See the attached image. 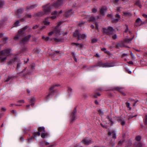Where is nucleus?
I'll list each match as a JSON object with an SVG mask.
<instances>
[{
	"mask_svg": "<svg viewBox=\"0 0 147 147\" xmlns=\"http://www.w3.org/2000/svg\"><path fill=\"white\" fill-rule=\"evenodd\" d=\"M58 86V85H53L50 88L49 92L52 94V93H53L54 92V89L55 87Z\"/></svg>",
	"mask_w": 147,
	"mask_h": 147,
	"instance_id": "6ab92c4d",
	"label": "nucleus"
},
{
	"mask_svg": "<svg viewBox=\"0 0 147 147\" xmlns=\"http://www.w3.org/2000/svg\"><path fill=\"white\" fill-rule=\"evenodd\" d=\"M97 11V10L96 8H94L92 9V12L94 13H96Z\"/></svg>",
	"mask_w": 147,
	"mask_h": 147,
	"instance_id": "4d7b16f0",
	"label": "nucleus"
},
{
	"mask_svg": "<svg viewBox=\"0 0 147 147\" xmlns=\"http://www.w3.org/2000/svg\"><path fill=\"white\" fill-rule=\"evenodd\" d=\"M125 104L128 108H129L130 109H131V107H130V104L129 102H126L125 103Z\"/></svg>",
	"mask_w": 147,
	"mask_h": 147,
	"instance_id": "e433bc0d",
	"label": "nucleus"
},
{
	"mask_svg": "<svg viewBox=\"0 0 147 147\" xmlns=\"http://www.w3.org/2000/svg\"><path fill=\"white\" fill-rule=\"evenodd\" d=\"M107 9L106 7H103L101 8L100 10V13L104 15V13L106 11Z\"/></svg>",
	"mask_w": 147,
	"mask_h": 147,
	"instance_id": "4468645a",
	"label": "nucleus"
},
{
	"mask_svg": "<svg viewBox=\"0 0 147 147\" xmlns=\"http://www.w3.org/2000/svg\"><path fill=\"white\" fill-rule=\"evenodd\" d=\"M1 110L2 111H6V109L5 107H3L1 109Z\"/></svg>",
	"mask_w": 147,
	"mask_h": 147,
	"instance_id": "69168bd1",
	"label": "nucleus"
},
{
	"mask_svg": "<svg viewBox=\"0 0 147 147\" xmlns=\"http://www.w3.org/2000/svg\"><path fill=\"white\" fill-rule=\"evenodd\" d=\"M82 142L86 145H88L91 143V140L88 138H85L82 141Z\"/></svg>",
	"mask_w": 147,
	"mask_h": 147,
	"instance_id": "9b49d317",
	"label": "nucleus"
},
{
	"mask_svg": "<svg viewBox=\"0 0 147 147\" xmlns=\"http://www.w3.org/2000/svg\"><path fill=\"white\" fill-rule=\"evenodd\" d=\"M143 16L144 18H147V15H146L145 14H143Z\"/></svg>",
	"mask_w": 147,
	"mask_h": 147,
	"instance_id": "774afa93",
	"label": "nucleus"
},
{
	"mask_svg": "<svg viewBox=\"0 0 147 147\" xmlns=\"http://www.w3.org/2000/svg\"><path fill=\"white\" fill-rule=\"evenodd\" d=\"M125 141L124 140L119 141L118 142V145L119 146L121 145L123 143H124Z\"/></svg>",
	"mask_w": 147,
	"mask_h": 147,
	"instance_id": "473e14b6",
	"label": "nucleus"
},
{
	"mask_svg": "<svg viewBox=\"0 0 147 147\" xmlns=\"http://www.w3.org/2000/svg\"><path fill=\"white\" fill-rule=\"evenodd\" d=\"M17 62V57H14L13 59L11 60L8 62L9 64Z\"/></svg>",
	"mask_w": 147,
	"mask_h": 147,
	"instance_id": "dca6fc26",
	"label": "nucleus"
},
{
	"mask_svg": "<svg viewBox=\"0 0 147 147\" xmlns=\"http://www.w3.org/2000/svg\"><path fill=\"white\" fill-rule=\"evenodd\" d=\"M32 17V16L30 14H28L26 15V18H30Z\"/></svg>",
	"mask_w": 147,
	"mask_h": 147,
	"instance_id": "4c0bfd02",
	"label": "nucleus"
},
{
	"mask_svg": "<svg viewBox=\"0 0 147 147\" xmlns=\"http://www.w3.org/2000/svg\"><path fill=\"white\" fill-rule=\"evenodd\" d=\"M114 30L112 27H109L107 28H104L103 29V32L104 33L110 35L112 34Z\"/></svg>",
	"mask_w": 147,
	"mask_h": 147,
	"instance_id": "0eeeda50",
	"label": "nucleus"
},
{
	"mask_svg": "<svg viewBox=\"0 0 147 147\" xmlns=\"http://www.w3.org/2000/svg\"><path fill=\"white\" fill-rule=\"evenodd\" d=\"M8 39V38L7 37H5V38H3V40L4 41V42H5Z\"/></svg>",
	"mask_w": 147,
	"mask_h": 147,
	"instance_id": "e2e57ef3",
	"label": "nucleus"
},
{
	"mask_svg": "<svg viewBox=\"0 0 147 147\" xmlns=\"http://www.w3.org/2000/svg\"><path fill=\"white\" fill-rule=\"evenodd\" d=\"M95 20V18L93 17H91L90 18V21H94Z\"/></svg>",
	"mask_w": 147,
	"mask_h": 147,
	"instance_id": "8fccbe9b",
	"label": "nucleus"
},
{
	"mask_svg": "<svg viewBox=\"0 0 147 147\" xmlns=\"http://www.w3.org/2000/svg\"><path fill=\"white\" fill-rule=\"evenodd\" d=\"M135 116H133L132 115H131L129 116V117H128L129 119H130L132 118H133V117H134Z\"/></svg>",
	"mask_w": 147,
	"mask_h": 147,
	"instance_id": "052dcab7",
	"label": "nucleus"
},
{
	"mask_svg": "<svg viewBox=\"0 0 147 147\" xmlns=\"http://www.w3.org/2000/svg\"><path fill=\"white\" fill-rule=\"evenodd\" d=\"M30 66L31 67L32 69L30 71L27 70L26 68H25L21 72H20V74L22 75L23 76H25L27 74H30L32 72L33 69L35 68V65L34 63H32L31 65Z\"/></svg>",
	"mask_w": 147,
	"mask_h": 147,
	"instance_id": "20e7f679",
	"label": "nucleus"
},
{
	"mask_svg": "<svg viewBox=\"0 0 147 147\" xmlns=\"http://www.w3.org/2000/svg\"><path fill=\"white\" fill-rule=\"evenodd\" d=\"M72 90L71 88H69L68 90V93L69 94H70L72 92Z\"/></svg>",
	"mask_w": 147,
	"mask_h": 147,
	"instance_id": "f704fd0d",
	"label": "nucleus"
},
{
	"mask_svg": "<svg viewBox=\"0 0 147 147\" xmlns=\"http://www.w3.org/2000/svg\"><path fill=\"white\" fill-rule=\"evenodd\" d=\"M54 33H55L54 32V31H52L49 33L48 34V35L49 36H51Z\"/></svg>",
	"mask_w": 147,
	"mask_h": 147,
	"instance_id": "864d4df0",
	"label": "nucleus"
},
{
	"mask_svg": "<svg viewBox=\"0 0 147 147\" xmlns=\"http://www.w3.org/2000/svg\"><path fill=\"white\" fill-rule=\"evenodd\" d=\"M18 39V34L16 35L14 37V40H17Z\"/></svg>",
	"mask_w": 147,
	"mask_h": 147,
	"instance_id": "72a5a7b5",
	"label": "nucleus"
},
{
	"mask_svg": "<svg viewBox=\"0 0 147 147\" xmlns=\"http://www.w3.org/2000/svg\"><path fill=\"white\" fill-rule=\"evenodd\" d=\"M125 47L123 43H119L117 45H116V47L117 48H119L120 47Z\"/></svg>",
	"mask_w": 147,
	"mask_h": 147,
	"instance_id": "5701e85b",
	"label": "nucleus"
},
{
	"mask_svg": "<svg viewBox=\"0 0 147 147\" xmlns=\"http://www.w3.org/2000/svg\"><path fill=\"white\" fill-rule=\"evenodd\" d=\"M24 101L23 100H21L19 101V106L21 105L20 104V103L21 104H23L24 103Z\"/></svg>",
	"mask_w": 147,
	"mask_h": 147,
	"instance_id": "a18cd8bd",
	"label": "nucleus"
},
{
	"mask_svg": "<svg viewBox=\"0 0 147 147\" xmlns=\"http://www.w3.org/2000/svg\"><path fill=\"white\" fill-rule=\"evenodd\" d=\"M76 112V110H74L71 114L70 119L71 122H73L76 119V117L75 116Z\"/></svg>",
	"mask_w": 147,
	"mask_h": 147,
	"instance_id": "1a4fd4ad",
	"label": "nucleus"
},
{
	"mask_svg": "<svg viewBox=\"0 0 147 147\" xmlns=\"http://www.w3.org/2000/svg\"><path fill=\"white\" fill-rule=\"evenodd\" d=\"M31 37V35H29L24 37L21 40L20 43L23 45L26 44L29 41V39Z\"/></svg>",
	"mask_w": 147,
	"mask_h": 147,
	"instance_id": "6e6552de",
	"label": "nucleus"
},
{
	"mask_svg": "<svg viewBox=\"0 0 147 147\" xmlns=\"http://www.w3.org/2000/svg\"><path fill=\"white\" fill-rule=\"evenodd\" d=\"M63 2V0H58L57 2L54 3L51 5L47 4L43 6V8L45 14H48L51 11V9H53V7L55 8H57L61 5Z\"/></svg>",
	"mask_w": 147,
	"mask_h": 147,
	"instance_id": "f257e3e1",
	"label": "nucleus"
},
{
	"mask_svg": "<svg viewBox=\"0 0 147 147\" xmlns=\"http://www.w3.org/2000/svg\"><path fill=\"white\" fill-rule=\"evenodd\" d=\"M72 10L70 9L67 11H66L64 14V15L67 17H68L71 16L72 13Z\"/></svg>",
	"mask_w": 147,
	"mask_h": 147,
	"instance_id": "f8f14e48",
	"label": "nucleus"
},
{
	"mask_svg": "<svg viewBox=\"0 0 147 147\" xmlns=\"http://www.w3.org/2000/svg\"><path fill=\"white\" fill-rule=\"evenodd\" d=\"M97 41V40L96 39H93L92 40V43H93L96 42Z\"/></svg>",
	"mask_w": 147,
	"mask_h": 147,
	"instance_id": "de8ad7c7",
	"label": "nucleus"
},
{
	"mask_svg": "<svg viewBox=\"0 0 147 147\" xmlns=\"http://www.w3.org/2000/svg\"><path fill=\"white\" fill-rule=\"evenodd\" d=\"M12 79V78L11 77H8V78H7V79H6L5 80V82H8V81H9V80H11V79Z\"/></svg>",
	"mask_w": 147,
	"mask_h": 147,
	"instance_id": "a19ab883",
	"label": "nucleus"
},
{
	"mask_svg": "<svg viewBox=\"0 0 147 147\" xmlns=\"http://www.w3.org/2000/svg\"><path fill=\"white\" fill-rule=\"evenodd\" d=\"M43 23L45 25H48L50 24V22L48 21V19H45L43 21Z\"/></svg>",
	"mask_w": 147,
	"mask_h": 147,
	"instance_id": "a878e982",
	"label": "nucleus"
},
{
	"mask_svg": "<svg viewBox=\"0 0 147 147\" xmlns=\"http://www.w3.org/2000/svg\"><path fill=\"white\" fill-rule=\"evenodd\" d=\"M74 36L75 37L78 36V40L84 39L86 37V35L84 34H81L79 33L78 30H76L74 32Z\"/></svg>",
	"mask_w": 147,
	"mask_h": 147,
	"instance_id": "39448f33",
	"label": "nucleus"
},
{
	"mask_svg": "<svg viewBox=\"0 0 147 147\" xmlns=\"http://www.w3.org/2000/svg\"><path fill=\"white\" fill-rule=\"evenodd\" d=\"M40 134V133L39 131L34 132L33 134V138H35L37 136H39Z\"/></svg>",
	"mask_w": 147,
	"mask_h": 147,
	"instance_id": "aec40b11",
	"label": "nucleus"
},
{
	"mask_svg": "<svg viewBox=\"0 0 147 147\" xmlns=\"http://www.w3.org/2000/svg\"><path fill=\"white\" fill-rule=\"evenodd\" d=\"M115 66V64L113 63H103L101 61L98 62L96 65H94L92 67H90V69L91 68H94L96 67H113Z\"/></svg>",
	"mask_w": 147,
	"mask_h": 147,
	"instance_id": "f03ea898",
	"label": "nucleus"
},
{
	"mask_svg": "<svg viewBox=\"0 0 147 147\" xmlns=\"http://www.w3.org/2000/svg\"><path fill=\"white\" fill-rule=\"evenodd\" d=\"M144 123L146 125H147V115L146 116V118L145 119Z\"/></svg>",
	"mask_w": 147,
	"mask_h": 147,
	"instance_id": "5fc2aeb1",
	"label": "nucleus"
},
{
	"mask_svg": "<svg viewBox=\"0 0 147 147\" xmlns=\"http://www.w3.org/2000/svg\"><path fill=\"white\" fill-rule=\"evenodd\" d=\"M39 25H36L35 26H33V28L34 29H36L37 28L39 27Z\"/></svg>",
	"mask_w": 147,
	"mask_h": 147,
	"instance_id": "603ef678",
	"label": "nucleus"
},
{
	"mask_svg": "<svg viewBox=\"0 0 147 147\" xmlns=\"http://www.w3.org/2000/svg\"><path fill=\"white\" fill-rule=\"evenodd\" d=\"M10 49H7L0 52V61L4 62L7 59V56L10 55Z\"/></svg>",
	"mask_w": 147,
	"mask_h": 147,
	"instance_id": "7ed1b4c3",
	"label": "nucleus"
},
{
	"mask_svg": "<svg viewBox=\"0 0 147 147\" xmlns=\"http://www.w3.org/2000/svg\"><path fill=\"white\" fill-rule=\"evenodd\" d=\"M49 136V134L45 131L41 133V136L43 138H46Z\"/></svg>",
	"mask_w": 147,
	"mask_h": 147,
	"instance_id": "ddd939ff",
	"label": "nucleus"
},
{
	"mask_svg": "<svg viewBox=\"0 0 147 147\" xmlns=\"http://www.w3.org/2000/svg\"><path fill=\"white\" fill-rule=\"evenodd\" d=\"M106 118L109 121V123L111 125H112L114 124V122L112 121L111 117L110 116H107Z\"/></svg>",
	"mask_w": 147,
	"mask_h": 147,
	"instance_id": "2eb2a0df",
	"label": "nucleus"
},
{
	"mask_svg": "<svg viewBox=\"0 0 147 147\" xmlns=\"http://www.w3.org/2000/svg\"><path fill=\"white\" fill-rule=\"evenodd\" d=\"M135 147H143V145L140 142H137L134 144Z\"/></svg>",
	"mask_w": 147,
	"mask_h": 147,
	"instance_id": "412c9836",
	"label": "nucleus"
},
{
	"mask_svg": "<svg viewBox=\"0 0 147 147\" xmlns=\"http://www.w3.org/2000/svg\"><path fill=\"white\" fill-rule=\"evenodd\" d=\"M115 17L119 19L120 18V16L118 14H117L115 15Z\"/></svg>",
	"mask_w": 147,
	"mask_h": 147,
	"instance_id": "6e6d98bb",
	"label": "nucleus"
},
{
	"mask_svg": "<svg viewBox=\"0 0 147 147\" xmlns=\"http://www.w3.org/2000/svg\"><path fill=\"white\" fill-rule=\"evenodd\" d=\"M11 112V113L13 114H15L16 113V111L14 110H12Z\"/></svg>",
	"mask_w": 147,
	"mask_h": 147,
	"instance_id": "680f3d73",
	"label": "nucleus"
},
{
	"mask_svg": "<svg viewBox=\"0 0 147 147\" xmlns=\"http://www.w3.org/2000/svg\"><path fill=\"white\" fill-rule=\"evenodd\" d=\"M111 134H112V135L113 136V137L115 139L116 138V134L115 132L114 131H113L112 132H109L108 135L110 136Z\"/></svg>",
	"mask_w": 147,
	"mask_h": 147,
	"instance_id": "b1692460",
	"label": "nucleus"
},
{
	"mask_svg": "<svg viewBox=\"0 0 147 147\" xmlns=\"http://www.w3.org/2000/svg\"><path fill=\"white\" fill-rule=\"evenodd\" d=\"M24 11V9L23 8H20L19 9V14L20 13H22Z\"/></svg>",
	"mask_w": 147,
	"mask_h": 147,
	"instance_id": "09e8293b",
	"label": "nucleus"
},
{
	"mask_svg": "<svg viewBox=\"0 0 147 147\" xmlns=\"http://www.w3.org/2000/svg\"><path fill=\"white\" fill-rule=\"evenodd\" d=\"M136 5H138L141 8L142 5L140 4V1H136V3H135Z\"/></svg>",
	"mask_w": 147,
	"mask_h": 147,
	"instance_id": "2f4dec72",
	"label": "nucleus"
},
{
	"mask_svg": "<svg viewBox=\"0 0 147 147\" xmlns=\"http://www.w3.org/2000/svg\"><path fill=\"white\" fill-rule=\"evenodd\" d=\"M27 28H28V27H27V26H26L24 27L23 28V30H21V31H20H20H19V34L20 33H21V32H22L23 31H24V30H25L27 29Z\"/></svg>",
	"mask_w": 147,
	"mask_h": 147,
	"instance_id": "37998d69",
	"label": "nucleus"
},
{
	"mask_svg": "<svg viewBox=\"0 0 147 147\" xmlns=\"http://www.w3.org/2000/svg\"><path fill=\"white\" fill-rule=\"evenodd\" d=\"M112 37L113 39H115L117 38V35L116 34L114 35Z\"/></svg>",
	"mask_w": 147,
	"mask_h": 147,
	"instance_id": "3c124183",
	"label": "nucleus"
},
{
	"mask_svg": "<svg viewBox=\"0 0 147 147\" xmlns=\"http://www.w3.org/2000/svg\"><path fill=\"white\" fill-rule=\"evenodd\" d=\"M37 6V5H32L30 6V9H33V8H34L35 7H36Z\"/></svg>",
	"mask_w": 147,
	"mask_h": 147,
	"instance_id": "13d9d810",
	"label": "nucleus"
},
{
	"mask_svg": "<svg viewBox=\"0 0 147 147\" xmlns=\"http://www.w3.org/2000/svg\"><path fill=\"white\" fill-rule=\"evenodd\" d=\"M52 94L49 92V93L46 96V99L47 100L49 99L50 98L51 96H52Z\"/></svg>",
	"mask_w": 147,
	"mask_h": 147,
	"instance_id": "c85d7f7f",
	"label": "nucleus"
},
{
	"mask_svg": "<svg viewBox=\"0 0 147 147\" xmlns=\"http://www.w3.org/2000/svg\"><path fill=\"white\" fill-rule=\"evenodd\" d=\"M31 102V105L33 106L34 105V103H33L35 100V98L34 97L30 99Z\"/></svg>",
	"mask_w": 147,
	"mask_h": 147,
	"instance_id": "bb28decb",
	"label": "nucleus"
},
{
	"mask_svg": "<svg viewBox=\"0 0 147 147\" xmlns=\"http://www.w3.org/2000/svg\"><path fill=\"white\" fill-rule=\"evenodd\" d=\"M136 24L137 26H140L142 24V21L140 18H138L136 20Z\"/></svg>",
	"mask_w": 147,
	"mask_h": 147,
	"instance_id": "a211bd4d",
	"label": "nucleus"
},
{
	"mask_svg": "<svg viewBox=\"0 0 147 147\" xmlns=\"http://www.w3.org/2000/svg\"><path fill=\"white\" fill-rule=\"evenodd\" d=\"M101 50L102 51H104L105 53H108V52H109L108 51L106 50V49L105 48H103V49H102Z\"/></svg>",
	"mask_w": 147,
	"mask_h": 147,
	"instance_id": "49530a36",
	"label": "nucleus"
},
{
	"mask_svg": "<svg viewBox=\"0 0 147 147\" xmlns=\"http://www.w3.org/2000/svg\"><path fill=\"white\" fill-rule=\"evenodd\" d=\"M132 38H130V39H128V38H126L124 40V42H126V43H129V42H130L131 40H132Z\"/></svg>",
	"mask_w": 147,
	"mask_h": 147,
	"instance_id": "c756f323",
	"label": "nucleus"
},
{
	"mask_svg": "<svg viewBox=\"0 0 147 147\" xmlns=\"http://www.w3.org/2000/svg\"><path fill=\"white\" fill-rule=\"evenodd\" d=\"M18 25V21H17L14 24V26L13 27H16Z\"/></svg>",
	"mask_w": 147,
	"mask_h": 147,
	"instance_id": "c03bdc74",
	"label": "nucleus"
},
{
	"mask_svg": "<svg viewBox=\"0 0 147 147\" xmlns=\"http://www.w3.org/2000/svg\"><path fill=\"white\" fill-rule=\"evenodd\" d=\"M52 40V38H49V37H47L45 38V40L46 41H48L49 40Z\"/></svg>",
	"mask_w": 147,
	"mask_h": 147,
	"instance_id": "79ce46f5",
	"label": "nucleus"
},
{
	"mask_svg": "<svg viewBox=\"0 0 147 147\" xmlns=\"http://www.w3.org/2000/svg\"><path fill=\"white\" fill-rule=\"evenodd\" d=\"M38 131L40 133V132H43L45 131V128L44 127H40L38 128Z\"/></svg>",
	"mask_w": 147,
	"mask_h": 147,
	"instance_id": "393cba45",
	"label": "nucleus"
},
{
	"mask_svg": "<svg viewBox=\"0 0 147 147\" xmlns=\"http://www.w3.org/2000/svg\"><path fill=\"white\" fill-rule=\"evenodd\" d=\"M4 4V2L3 1L0 0V8H2L3 7V6Z\"/></svg>",
	"mask_w": 147,
	"mask_h": 147,
	"instance_id": "7c9ffc66",
	"label": "nucleus"
},
{
	"mask_svg": "<svg viewBox=\"0 0 147 147\" xmlns=\"http://www.w3.org/2000/svg\"><path fill=\"white\" fill-rule=\"evenodd\" d=\"M122 89H123L122 88H120L119 87H116L115 88V89L119 91L124 96H125L126 94L125 93L122 91Z\"/></svg>",
	"mask_w": 147,
	"mask_h": 147,
	"instance_id": "f3484780",
	"label": "nucleus"
},
{
	"mask_svg": "<svg viewBox=\"0 0 147 147\" xmlns=\"http://www.w3.org/2000/svg\"><path fill=\"white\" fill-rule=\"evenodd\" d=\"M141 139V137L140 136H138L136 137V140L138 141H140Z\"/></svg>",
	"mask_w": 147,
	"mask_h": 147,
	"instance_id": "ea45409f",
	"label": "nucleus"
},
{
	"mask_svg": "<svg viewBox=\"0 0 147 147\" xmlns=\"http://www.w3.org/2000/svg\"><path fill=\"white\" fill-rule=\"evenodd\" d=\"M62 12V11H60L59 13H58L57 11H54L52 12L51 14L53 16L51 17V18L53 19H55L57 17L56 16H58L59 14L61 13Z\"/></svg>",
	"mask_w": 147,
	"mask_h": 147,
	"instance_id": "9d476101",
	"label": "nucleus"
},
{
	"mask_svg": "<svg viewBox=\"0 0 147 147\" xmlns=\"http://www.w3.org/2000/svg\"><path fill=\"white\" fill-rule=\"evenodd\" d=\"M45 28V26H43L42 27H40V30H43V29H44V28Z\"/></svg>",
	"mask_w": 147,
	"mask_h": 147,
	"instance_id": "338daca9",
	"label": "nucleus"
},
{
	"mask_svg": "<svg viewBox=\"0 0 147 147\" xmlns=\"http://www.w3.org/2000/svg\"><path fill=\"white\" fill-rule=\"evenodd\" d=\"M119 19H113L112 20V22H117L119 20Z\"/></svg>",
	"mask_w": 147,
	"mask_h": 147,
	"instance_id": "58836bf2",
	"label": "nucleus"
},
{
	"mask_svg": "<svg viewBox=\"0 0 147 147\" xmlns=\"http://www.w3.org/2000/svg\"><path fill=\"white\" fill-rule=\"evenodd\" d=\"M32 138H28L27 139V140H28V142H30L32 141Z\"/></svg>",
	"mask_w": 147,
	"mask_h": 147,
	"instance_id": "bf43d9fd",
	"label": "nucleus"
},
{
	"mask_svg": "<svg viewBox=\"0 0 147 147\" xmlns=\"http://www.w3.org/2000/svg\"><path fill=\"white\" fill-rule=\"evenodd\" d=\"M123 13L124 15L126 16H129L131 14L130 13L127 12H123Z\"/></svg>",
	"mask_w": 147,
	"mask_h": 147,
	"instance_id": "c9c22d12",
	"label": "nucleus"
},
{
	"mask_svg": "<svg viewBox=\"0 0 147 147\" xmlns=\"http://www.w3.org/2000/svg\"><path fill=\"white\" fill-rule=\"evenodd\" d=\"M118 121H119L120 122V123L121 125H124L125 124V121L124 120H122L121 119H117Z\"/></svg>",
	"mask_w": 147,
	"mask_h": 147,
	"instance_id": "cd10ccee",
	"label": "nucleus"
},
{
	"mask_svg": "<svg viewBox=\"0 0 147 147\" xmlns=\"http://www.w3.org/2000/svg\"><path fill=\"white\" fill-rule=\"evenodd\" d=\"M72 45H75L77 47H80L81 48L83 47V45L81 44H79L78 43H76L73 42L72 43Z\"/></svg>",
	"mask_w": 147,
	"mask_h": 147,
	"instance_id": "4be33fe9",
	"label": "nucleus"
},
{
	"mask_svg": "<svg viewBox=\"0 0 147 147\" xmlns=\"http://www.w3.org/2000/svg\"><path fill=\"white\" fill-rule=\"evenodd\" d=\"M54 39L55 41L56 42H59L60 41V40L59 39H58L56 38H55Z\"/></svg>",
	"mask_w": 147,
	"mask_h": 147,
	"instance_id": "0e129e2a",
	"label": "nucleus"
},
{
	"mask_svg": "<svg viewBox=\"0 0 147 147\" xmlns=\"http://www.w3.org/2000/svg\"><path fill=\"white\" fill-rule=\"evenodd\" d=\"M62 22H59L58 23L57 26L55 27L53 30L55 34V36L57 35H60V34L61 28L59 27L62 24Z\"/></svg>",
	"mask_w": 147,
	"mask_h": 147,
	"instance_id": "423d86ee",
	"label": "nucleus"
}]
</instances>
